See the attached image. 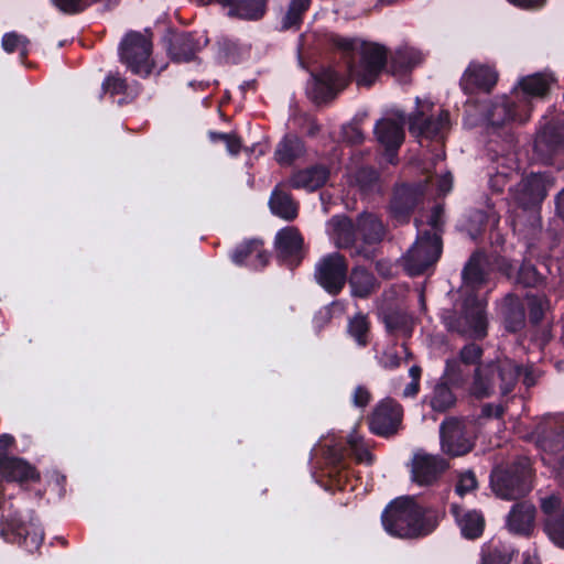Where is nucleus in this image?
Listing matches in <instances>:
<instances>
[{"mask_svg":"<svg viewBox=\"0 0 564 564\" xmlns=\"http://www.w3.org/2000/svg\"><path fill=\"white\" fill-rule=\"evenodd\" d=\"M388 67V51L378 43L361 42L359 59L348 64V75L324 67L313 75L311 98L316 105L326 104L344 90L350 80L358 87L371 88Z\"/></svg>","mask_w":564,"mask_h":564,"instance_id":"obj_1","label":"nucleus"},{"mask_svg":"<svg viewBox=\"0 0 564 564\" xmlns=\"http://www.w3.org/2000/svg\"><path fill=\"white\" fill-rule=\"evenodd\" d=\"M386 532L399 539H419L431 534L438 524L432 508L416 502L414 497L403 496L391 500L381 513Z\"/></svg>","mask_w":564,"mask_h":564,"instance_id":"obj_2","label":"nucleus"},{"mask_svg":"<svg viewBox=\"0 0 564 564\" xmlns=\"http://www.w3.org/2000/svg\"><path fill=\"white\" fill-rule=\"evenodd\" d=\"M350 455L356 456L357 463H372V454L367 448H360L356 438L350 437L345 443L327 446L325 451L326 466L318 482L327 491L355 490L358 478L354 476L349 462Z\"/></svg>","mask_w":564,"mask_h":564,"instance_id":"obj_3","label":"nucleus"},{"mask_svg":"<svg viewBox=\"0 0 564 564\" xmlns=\"http://www.w3.org/2000/svg\"><path fill=\"white\" fill-rule=\"evenodd\" d=\"M521 367L509 360L490 361L475 369L470 392L476 399L489 398L498 387L503 397L510 394L518 383Z\"/></svg>","mask_w":564,"mask_h":564,"instance_id":"obj_4","label":"nucleus"},{"mask_svg":"<svg viewBox=\"0 0 564 564\" xmlns=\"http://www.w3.org/2000/svg\"><path fill=\"white\" fill-rule=\"evenodd\" d=\"M491 487L495 494L505 500H517L532 490V468L527 458L513 462L505 469L491 475Z\"/></svg>","mask_w":564,"mask_h":564,"instance_id":"obj_5","label":"nucleus"},{"mask_svg":"<svg viewBox=\"0 0 564 564\" xmlns=\"http://www.w3.org/2000/svg\"><path fill=\"white\" fill-rule=\"evenodd\" d=\"M152 52L151 39L137 31L128 32L118 48L121 64L133 75L141 78H148L155 67Z\"/></svg>","mask_w":564,"mask_h":564,"instance_id":"obj_6","label":"nucleus"},{"mask_svg":"<svg viewBox=\"0 0 564 564\" xmlns=\"http://www.w3.org/2000/svg\"><path fill=\"white\" fill-rule=\"evenodd\" d=\"M532 106L528 100H514L508 96L496 98L487 106L484 118L487 121V131L500 134L513 122L525 123L529 121Z\"/></svg>","mask_w":564,"mask_h":564,"instance_id":"obj_7","label":"nucleus"},{"mask_svg":"<svg viewBox=\"0 0 564 564\" xmlns=\"http://www.w3.org/2000/svg\"><path fill=\"white\" fill-rule=\"evenodd\" d=\"M554 183L555 178L549 172H531L509 189L511 199L523 210H540Z\"/></svg>","mask_w":564,"mask_h":564,"instance_id":"obj_8","label":"nucleus"},{"mask_svg":"<svg viewBox=\"0 0 564 564\" xmlns=\"http://www.w3.org/2000/svg\"><path fill=\"white\" fill-rule=\"evenodd\" d=\"M443 241L438 232L420 230L413 246L404 254V268L411 276L423 274L442 256Z\"/></svg>","mask_w":564,"mask_h":564,"instance_id":"obj_9","label":"nucleus"},{"mask_svg":"<svg viewBox=\"0 0 564 564\" xmlns=\"http://www.w3.org/2000/svg\"><path fill=\"white\" fill-rule=\"evenodd\" d=\"M3 524L0 530L1 535L7 542L14 543L24 549L28 553L37 551L44 540L42 527L30 519L23 520L18 512L3 516Z\"/></svg>","mask_w":564,"mask_h":564,"instance_id":"obj_10","label":"nucleus"},{"mask_svg":"<svg viewBox=\"0 0 564 564\" xmlns=\"http://www.w3.org/2000/svg\"><path fill=\"white\" fill-rule=\"evenodd\" d=\"M348 260L340 252L323 256L314 268L315 282L329 295H339L347 284Z\"/></svg>","mask_w":564,"mask_h":564,"instance_id":"obj_11","label":"nucleus"},{"mask_svg":"<svg viewBox=\"0 0 564 564\" xmlns=\"http://www.w3.org/2000/svg\"><path fill=\"white\" fill-rule=\"evenodd\" d=\"M403 406L395 399L380 400L367 419L370 433L382 438L395 436L403 429Z\"/></svg>","mask_w":564,"mask_h":564,"instance_id":"obj_12","label":"nucleus"},{"mask_svg":"<svg viewBox=\"0 0 564 564\" xmlns=\"http://www.w3.org/2000/svg\"><path fill=\"white\" fill-rule=\"evenodd\" d=\"M424 198V188L419 183L395 184L388 205L390 217L398 224H408Z\"/></svg>","mask_w":564,"mask_h":564,"instance_id":"obj_13","label":"nucleus"},{"mask_svg":"<svg viewBox=\"0 0 564 564\" xmlns=\"http://www.w3.org/2000/svg\"><path fill=\"white\" fill-rule=\"evenodd\" d=\"M449 128L451 115L446 109H441L437 115H426L417 109L409 118V131L417 138L444 141Z\"/></svg>","mask_w":564,"mask_h":564,"instance_id":"obj_14","label":"nucleus"},{"mask_svg":"<svg viewBox=\"0 0 564 564\" xmlns=\"http://www.w3.org/2000/svg\"><path fill=\"white\" fill-rule=\"evenodd\" d=\"M276 258L288 267H297L304 259V237L293 226L280 229L274 238Z\"/></svg>","mask_w":564,"mask_h":564,"instance_id":"obj_15","label":"nucleus"},{"mask_svg":"<svg viewBox=\"0 0 564 564\" xmlns=\"http://www.w3.org/2000/svg\"><path fill=\"white\" fill-rule=\"evenodd\" d=\"M167 55L173 62L188 63L195 59L202 45L196 32H178L169 29L163 37Z\"/></svg>","mask_w":564,"mask_h":564,"instance_id":"obj_16","label":"nucleus"},{"mask_svg":"<svg viewBox=\"0 0 564 564\" xmlns=\"http://www.w3.org/2000/svg\"><path fill=\"white\" fill-rule=\"evenodd\" d=\"M231 262L238 267L252 270L263 269L269 264L270 253L264 249L261 239H246L238 243L229 254Z\"/></svg>","mask_w":564,"mask_h":564,"instance_id":"obj_17","label":"nucleus"},{"mask_svg":"<svg viewBox=\"0 0 564 564\" xmlns=\"http://www.w3.org/2000/svg\"><path fill=\"white\" fill-rule=\"evenodd\" d=\"M373 132L377 141L384 148L388 161L394 164V159L405 138L403 124L391 118H382L377 121Z\"/></svg>","mask_w":564,"mask_h":564,"instance_id":"obj_18","label":"nucleus"},{"mask_svg":"<svg viewBox=\"0 0 564 564\" xmlns=\"http://www.w3.org/2000/svg\"><path fill=\"white\" fill-rule=\"evenodd\" d=\"M498 82L497 70L484 64H470L460 79V87L467 95L479 91L490 93Z\"/></svg>","mask_w":564,"mask_h":564,"instance_id":"obj_19","label":"nucleus"},{"mask_svg":"<svg viewBox=\"0 0 564 564\" xmlns=\"http://www.w3.org/2000/svg\"><path fill=\"white\" fill-rule=\"evenodd\" d=\"M448 465L444 458L430 454H416L412 462V480L420 486H431L438 480Z\"/></svg>","mask_w":564,"mask_h":564,"instance_id":"obj_20","label":"nucleus"},{"mask_svg":"<svg viewBox=\"0 0 564 564\" xmlns=\"http://www.w3.org/2000/svg\"><path fill=\"white\" fill-rule=\"evenodd\" d=\"M490 273V254L485 250L477 249L465 263L462 279L467 286L479 290L489 282Z\"/></svg>","mask_w":564,"mask_h":564,"instance_id":"obj_21","label":"nucleus"},{"mask_svg":"<svg viewBox=\"0 0 564 564\" xmlns=\"http://www.w3.org/2000/svg\"><path fill=\"white\" fill-rule=\"evenodd\" d=\"M0 477L7 482L18 484L21 488H28L32 484L41 481L39 469L23 457L12 456L0 468Z\"/></svg>","mask_w":564,"mask_h":564,"instance_id":"obj_22","label":"nucleus"},{"mask_svg":"<svg viewBox=\"0 0 564 564\" xmlns=\"http://www.w3.org/2000/svg\"><path fill=\"white\" fill-rule=\"evenodd\" d=\"M330 171L324 164H314L306 169L292 172L286 181L288 187L314 192L322 188L328 181Z\"/></svg>","mask_w":564,"mask_h":564,"instance_id":"obj_23","label":"nucleus"},{"mask_svg":"<svg viewBox=\"0 0 564 564\" xmlns=\"http://www.w3.org/2000/svg\"><path fill=\"white\" fill-rule=\"evenodd\" d=\"M451 513L464 539L475 541L484 534L486 520L480 510H464L460 506L453 503Z\"/></svg>","mask_w":564,"mask_h":564,"instance_id":"obj_24","label":"nucleus"},{"mask_svg":"<svg viewBox=\"0 0 564 564\" xmlns=\"http://www.w3.org/2000/svg\"><path fill=\"white\" fill-rule=\"evenodd\" d=\"M502 324L506 332L518 334L524 330L527 326V312L522 300L513 294L508 293L501 304Z\"/></svg>","mask_w":564,"mask_h":564,"instance_id":"obj_25","label":"nucleus"},{"mask_svg":"<svg viewBox=\"0 0 564 564\" xmlns=\"http://www.w3.org/2000/svg\"><path fill=\"white\" fill-rule=\"evenodd\" d=\"M536 509L529 501L516 502L507 517V527L510 532L529 536L533 530Z\"/></svg>","mask_w":564,"mask_h":564,"instance_id":"obj_26","label":"nucleus"},{"mask_svg":"<svg viewBox=\"0 0 564 564\" xmlns=\"http://www.w3.org/2000/svg\"><path fill=\"white\" fill-rule=\"evenodd\" d=\"M564 144V131L553 124H546L536 135L533 144L534 152L545 162L553 156Z\"/></svg>","mask_w":564,"mask_h":564,"instance_id":"obj_27","label":"nucleus"},{"mask_svg":"<svg viewBox=\"0 0 564 564\" xmlns=\"http://www.w3.org/2000/svg\"><path fill=\"white\" fill-rule=\"evenodd\" d=\"M141 88L138 82H133V84L130 85L119 73H110L105 77L101 84V96L107 94L111 98L121 96L118 99V104L122 106L133 101L140 95Z\"/></svg>","mask_w":564,"mask_h":564,"instance_id":"obj_28","label":"nucleus"},{"mask_svg":"<svg viewBox=\"0 0 564 564\" xmlns=\"http://www.w3.org/2000/svg\"><path fill=\"white\" fill-rule=\"evenodd\" d=\"M286 181L279 183L271 192L269 207L271 213L286 221L294 220L299 215V203L292 194L284 189Z\"/></svg>","mask_w":564,"mask_h":564,"instance_id":"obj_29","label":"nucleus"},{"mask_svg":"<svg viewBox=\"0 0 564 564\" xmlns=\"http://www.w3.org/2000/svg\"><path fill=\"white\" fill-rule=\"evenodd\" d=\"M347 283L350 295L356 299H368L379 286L376 275L364 265H355L348 270Z\"/></svg>","mask_w":564,"mask_h":564,"instance_id":"obj_30","label":"nucleus"},{"mask_svg":"<svg viewBox=\"0 0 564 564\" xmlns=\"http://www.w3.org/2000/svg\"><path fill=\"white\" fill-rule=\"evenodd\" d=\"M449 381L442 376L433 387L430 394L425 395L424 402L437 413H445L456 405L457 397L452 390Z\"/></svg>","mask_w":564,"mask_h":564,"instance_id":"obj_31","label":"nucleus"},{"mask_svg":"<svg viewBox=\"0 0 564 564\" xmlns=\"http://www.w3.org/2000/svg\"><path fill=\"white\" fill-rule=\"evenodd\" d=\"M358 235L365 245L380 243L386 235V228L381 219L371 213H364L358 216L357 221Z\"/></svg>","mask_w":564,"mask_h":564,"instance_id":"obj_32","label":"nucleus"},{"mask_svg":"<svg viewBox=\"0 0 564 564\" xmlns=\"http://www.w3.org/2000/svg\"><path fill=\"white\" fill-rule=\"evenodd\" d=\"M305 153V144L295 134H285L276 144L274 159L281 166H290Z\"/></svg>","mask_w":564,"mask_h":564,"instance_id":"obj_33","label":"nucleus"},{"mask_svg":"<svg viewBox=\"0 0 564 564\" xmlns=\"http://www.w3.org/2000/svg\"><path fill=\"white\" fill-rule=\"evenodd\" d=\"M422 62V54L413 47H399L388 59L389 72L393 75H406Z\"/></svg>","mask_w":564,"mask_h":564,"instance_id":"obj_34","label":"nucleus"},{"mask_svg":"<svg viewBox=\"0 0 564 564\" xmlns=\"http://www.w3.org/2000/svg\"><path fill=\"white\" fill-rule=\"evenodd\" d=\"M334 232L336 236V246L340 249H351L355 247L358 235L357 225L348 216L333 217Z\"/></svg>","mask_w":564,"mask_h":564,"instance_id":"obj_35","label":"nucleus"},{"mask_svg":"<svg viewBox=\"0 0 564 564\" xmlns=\"http://www.w3.org/2000/svg\"><path fill=\"white\" fill-rule=\"evenodd\" d=\"M455 388H463L470 379L475 380V369L454 358L447 359L442 375Z\"/></svg>","mask_w":564,"mask_h":564,"instance_id":"obj_36","label":"nucleus"},{"mask_svg":"<svg viewBox=\"0 0 564 564\" xmlns=\"http://www.w3.org/2000/svg\"><path fill=\"white\" fill-rule=\"evenodd\" d=\"M547 278L538 271L530 261H523L517 269L514 284L523 289H541L546 285Z\"/></svg>","mask_w":564,"mask_h":564,"instance_id":"obj_37","label":"nucleus"},{"mask_svg":"<svg viewBox=\"0 0 564 564\" xmlns=\"http://www.w3.org/2000/svg\"><path fill=\"white\" fill-rule=\"evenodd\" d=\"M517 551L501 542L484 544L479 564H510Z\"/></svg>","mask_w":564,"mask_h":564,"instance_id":"obj_38","label":"nucleus"},{"mask_svg":"<svg viewBox=\"0 0 564 564\" xmlns=\"http://www.w3.org/2000/svg\"><path fill=\"white\" fill-rule=\"evenodd\" d=\"M312 0H290L288 10L282 19V30H300L305 12Z\"/></svg>","mask_w":564,"mask_h":564,"instance_id":"obj_39","label":"nucleus"},{"mask_svg":"<svg viewBox=\"0 0 564 564\" xmlns=\"http://www.w3.org/2000/svg\"><path fill=\"white\" fill-rule=\"evenodd\" d=\"M381 321L388 334L405 332L410 328V316L400 308H386L381 313Z\"/></svg>","mask_w":564,"mask_h":564,"instance_id":"obj_40","label":"nucleus"},{"mask_svg":"<svg viewBox=\"0 0 564 564\" xmlns=\"http://www.w3.org/2000/svg\"><path fill=\"white\" fill-rule=\"evenodd\" d=\"M348 334L359 347H367L369 344L370 322L367 315L357 313L348 321Z\"/></svg>","mask_w":564,"mask_h":564,"instance_id":"obj_41","label":"nucleus"},{"mask_svg":"<svg viewBox=\"0 0 564 564\" xmlns=\"http://www.w3.org/2000/svg\"><path fill=\"white\" fill-rule=\"evenodd\" d=\"M355 181L362 194H371L379 188L380 174L372 166H361L355 173Z\"/></svg>","mask_w":564,"mask_h":564,"instance_id":"obj_42","label":"nucleus"},{"mask_svg":"<svg viewBox=\"0 0 564 564\" xmlns=\"http://www.w3.org/2000/svg\"><path fill=\"white\" fill-rule=\"evenodd\" d=\"M519 85L525 95L532 97H544L550 91V84L542 74L523 77Z\"/></svg>","mask_w":564,"mask_h":564,"instance_id":"obj_43","label":"nucleus"},{"mask_svg":"<svg viewBox=\"0 0 564 564\" xmlns=\"http://www.w3.org/2000/svg\"><path fill=\"white\" fill-rule=\"evenodd\" d=\"M528 321L532 326H539L545 316V311L550 306V300L547 296L532 294L528 297Z\"/></svg>","mask_w":564,"mask_h":564,"instance_id":"obj_44","label":"nucleus"},{"mask_svg":"<svg viewBox=\"0 0 564 564\" xmlns=\"http://www.w3.org/2000/svg\"><path fill=\"white\" fill-rule=\"evenodd\" d=\"M544 531L556 546L564 549V507L554 517L545 519Z\"/></svg>","mask_w":564,"mask_h":564,"instance_id":"obj_45","label":"nucleus"},{"mask_svg":"<svg viewBox=\"0 0 564 564\" xmlns=\"http://www.w3.org/2000/svg\"><path fill=\"white\" fill-rule=\"evenodd\" d=\"M465 318L476 338L482 339L487 336L488 322L486 313L481 307L475 305L466 310Z\"/></svg>","mask_w":564,"mask_h":564,"instance_id":"obj_46","label":"nucleus"},{"mask_svg":"<svg viewBox=\"0 0 564 564\" xmlns=\"http://www.w3.org/2000/svg\"><path fill=\"white\" fill-rule=\"evenodd\" d=\"M484 355V349L475 344L469 343L462 347L459 350L458 357L455 358L467 366H471L474 369L482 368L485 365H481V358Z\"/></svg>","mask_w":564,"mask_h":564,"instance_id":"obj_47","label":"nucleus"},{"mask_svg":"<svg viewBox=\"0 0 564 564\" xmlns=\"http://www.w3.org/2000/svg\"><path fill=\"white\" fill-rule=\"evenodd\" d=\"M218 57L225 64H237L240 57L239 44L228 37H223L217 42Z\"/></svg>","mask_w":564,"mask_h":564,"instance_id":"obj_48","label":"nucleus"},{"mask_svg":"<svg viewBox=\"0 0 564 564\" xmlns=\"http://www.w3.org/2000/svg\"><path fill=\"white\" fill-rule=\"evenodd\" d=\"M490 254V269L491 272L497 270L503 276H506L509 281L514 282L517 270L510 260L506 257H502L498 253H489Z\"/></svg>","mask_w":564,"mask_h":564,"instance_id":"obj_49","label":"nucleus"},{"mask_svg":"<svg viewBox=\"0 0 564 564\" xmlns=\"http://www.w3.org/2000/svg\"><path fill=\"white\" fill-rule=\"evenodd\" d=\"M446 422L441 424V441L442 448L445 453L452 456H459L468 452L464 445L454 446L455 432H446Z\"/></svg>","mask_w":564,"mask_h":564,"instance_id":"obj_50","label":"nucleus"},{"mask_svg":"<svg viewBox=\"0 0 564 564\" xmlns=\"http://www.w3.org/2000/svg\"><path fill=\"white\" fill-rule=\"evenodd\" d=\"M52 3L66 14H78L89 7L88 0H52Z\"/></svg>","mask_w":564,"mask_h":564,"instance_id":"obj_51","label":"nucleus"},{"mask_svg":"<svg viewBox=\"0 0 564 564\" xmlns=\"http://www.w3.org/2000/svg\"><path fill=\"white\" fill-rule=\"evenodd\" d=\"M22 44H30V40L14 31L4 33L1 40V46L8 54L17 52Z\"/></svg>","mask_w":564,"mask_h":564,"instance_id":"obj_52","label":"nucleus"},{"mask_svg":"<svg viewBox=\"0 0 564 564\" xmlns=\"http://www.w3.org/2000/svg\"><path fill=\"white\" fill-rule=\"evenodd\" d=\"M478 486L476 476L473 471H466L459 476V479L455 486V491L460 497H464L466 494L471 492Z\"/></svg>","mask_w":564,"mask_h":564,"instance_id":"obj_53","label":"nucleus"},{"mask_svg":"<svg viewBox=\"0 0 564 564\" xmlns=\"http://www.w3.org/2000/svg\"><path fill=\"white\" fill-rule=\"evenodd\" d=\"M540 508H541V511L545 516H547V518L554 517L555 514H557L556 511L560 512L561 509L563 508L562 499L558 495L552 494L547 497L541 498Z\"/></svg>","mask_w":564,"mask_h":564,"instance_id":"obj_54","label":"nucleus"},{"mask_svg":"<svg viewBox=\"0 0 564 564\" xmlns=\"http://www.w3.org/2000/svg\"><path fill=\"white\" fill-rule=\"evenodd\" d=\"M15 444V438L11 434H1L0 435V468L6 465L13 455H10L9 452L11 447Z\"/></svg>","mask_w":564,"mask_h":564,"instance_id":"obj_55","label":"nucleus"},{"mask_svg":"<svg viewBox=\"0 0 564 564\" xmlns=\"http://www.w3.org/2000/svg\"><path fill=\"white\" fill-rule=\"evenodd\" d=\"M333 44L338 50H340L347 54H352L356 51H360L361 42H359L357 39L337 35L336 37H334Z\"/></svg>","mask_w":564,"mask_h":564,"instance_id":"obj_56","label":"nucleus"},{"mask_svg":"<svg viewBox=\"0 0 564 564\" xmlns=\"http://www.w3.org/2000/svg\"><path fill=\"white\" fill-rule=\"evenodd\" d=\"M372 399V395L367 387L357 386L351 395L352 404L356 408H366Z\"/></svg>","mask_w":564,"mask_h":564,"instance_id":"obj_57","label":"nucleus"},{"mask_svg":"<svg viewBox=\"0 0 564 564\" xmlns=\"http://www.w3.org/2000/svg\"><path fill=\"white\" fill-rule=\"evenodd\" d=\"M510 4L522 10H540L546 0H507Z\"/></svg>","mask_w":564,"mask_h":564,"instance_id":"obj_58","label":"nucleus"},{"mask_svg":"<svg viewBox=\"0 0 564 564\" xmlns=\"http://www.w3.org/2000/svg\"><path fill=\"white\" fill-rule=\"evenodd\" d=\"M503 414H505V409L501 404L495 405L492 403H486L481 408L480 416L485 417V419H490V417L501 419L503 416Z\"/></svg>","mask_w":564,"mask_h":564,"instance_id":"obj_59","label":"nucleus"},{"mask_svg":"<svg viewBox=\"0 0 564 564\" xmlns=\"http://www.w3.org/2000/svg\"><path fill=\"white\" fill-rule=\"evenodd\" d=\"M489 187L494 193H502L505 186L508 183V175L503 173H497L496 175L490 176L489 178Z\"/></svg>","mask_w":564,"mask_h":564,"instance_id":"obj_60","label":"nucleus"},{"mask_svg":"<svg viewBox=\"0 0 564 564\" xmlns=\"http://www.w3.org/2000/svg\"><path fill=\"white\" fill-rule=\"evenodd\" d=\"M442 208L440 206H435L429 217L427 224L431 226L432 232H438L441 235L442 231V221H441Z\"/></svg>","mask_w":564,"mask_h":564,"instance_id":"obj_61","label":"nucleus"},{"mask_svg":"<svg viewBox=\"0 0 564 564\" xmlns=\"http://www.w3.org/2000/svg\"><path fill=\"white\" fill-rule=\"evenodd\" d=\"M224 143L226 144L227 150L231 154H238L241 149V140L238 135L230 133L229 135H224Z\"/></svg>","mask_w":564,"mask_h":564,"instance_id":"obj_62","label":"nucleus"},{"mask_svg":"<svg viewBox=\"0 0 564 564\" xmlns=\"http://www.w3.org/2000/svg\"><path fill=\"white\" fill-rule=\"evenodd\" d=\"M381 366L384 368V369H397L400 367V364H401V359L400 357L398 356V354L395 352H392V354H384V357L383 359L380 361Z\"/></svg>","mask_w":564,"mask_h":564,"instance_id":"obj_63","label":"nucleus"},{"mask_svg":"<svg viewBox=\"0 0 564 564\" xmlns=\"http://www.w3.org/2000/svg\"><path fill=\"white\" fill-rule=\"evenodd\" d=\"M555 213L564 221V188L555 196Z\"/></svg>","mask_w":564,"mask_h":564,"instance_id":"obj_64","label":"nucleus"}]
</instances>
